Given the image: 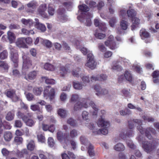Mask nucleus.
Masks as SVG:
<instances>
[{"instance_id": "obj_1", "label": "nucleus", "mask_w": 159, "mask_h": 159, "mask_svg": "<svg viewBox=\"0 0 159 159\" xmlns=\"http://www.w3.org/2000/svg\"><path fill=\"white\" fill-rule=\"evenodd\" d=\"M98 126L99 127H103L102 129L97 130L95 129V127L93 123H90L89 124V127L91 129L93 130V132L94 134L106 135L108 133L107 128L109 126V123L108 122L106 121L104 119L101 118L99 119L98 122Z\"/></svg>"}, {"instance_id": "obj_2", "label": "nucleus", "mask_w": 159, "mask_h": 159, "mask_svg": "<svg viewBox=\"0 0 159 159\" xmlns=\"http://www.w3.org/2000/svg\"><path fill=\"white\" fill-rule=\"evenodd\" d=\"M133 121L134 123L137 124L139 125L137 126V128L140 133L141 134H143L145 133L146 136L149 139H150L152 138L151 134H155L156 130L152 128L148 127L144 130L143 127L141 126L142 122L141 120L137 119H133Z\"/></svg>"}, {"instance_id": "obj_3", "label": "nucleus", "mask_w": 159, "mask_h": 159, "mask_svg": "<svg viewBox=\"0 0 159 159\" xmlns=\"http://www.w3.org/2000/svg\"><path fill=\"white\" fill-rule=\"evenodd\" d=\"M57 139L63 144L67 146L70 143V135L69 132L66 131L64 133L59 131L57 133Z\"/></svg>"}, {"instance_id": "obj_4", "label": "nucleus", "mask_w": 159, "mask_h": 159, "mask_svg": "<svg viewBox=\"0 0 159 159\" xmlns=\"http://www.w3.org/2000/svg\"><path fill=\"white\" fill-rule=\"evenodd\" d=\"M157 145L158 144L155 143L154 141H145L143 142V147L148 153L153 151Z\"/></svg>"}, {"instance_id": "obj_5", "label": "nucleus", "mask_w": 159, "mask_h": 159, "mask_svg": "<svg viewBox=\"0 0 159 159\" xmlns=\"http://www.w3.org/2000/svg\"><path fill=\"white\" fill-rule=\"evenodd\" d=\"M85 66L91 70L94 69L96 66V63L94 60L93 55L91 53L87 55V62Z\"/></svg>"}, {"instance_id": "obj_6", "label": "nucleus", "mask_w": 159, "mask_h": 159, "mask_svg": "<svg viewBox=\"0 0 159 159\" xmlns=\"http://www.w3.org/2000/svg\"><path fill=\"white\" fill-rule=\"evenodd\" d=\"M22 58L23 60L22 73L25 75V71L31 66V63L29 58L24 53L22 54Z\"/></svg>"}, {"instance_id": "obj_7", "label": "nucleus", "mask_w": 159, "mask_h": 159, "mask_svg": "<svg viewBox=\"0 0 159 159\" xmlns=\"http://www.w3.org/2000/svg\"><path fill=\"white\" fill-rule=\"evenodd\" d=\"M9 48L11 51V59L14 63L15 67H16L18 66V54L17 51L14 49L11 45L9 46Z\"/></svg>"}, {"instance_id": "obj_8", "label": "nucleus", "mask_w": 159, "mask_h": 159, "mask_svg": "<svg viewBox=\"0 0 159 159\" xmlns=\"http://www.w3.org/2000/svg\"><path fill=\"white\" fill-rule=\"evenodd\" d=\"M55 91L54 89L50 86L46 87L44 91V97L47 99L48 97L50 100L52 99L55 96Z\"/></svg>"}, {"instance_id": "obj_9", "label": "nucleus", "mask_w": 159, "mask_h": 159, "mask_svg": "<svg viewBox=\"0 0 159 159\" xmlns=\"http://www.w3.org/2000/svg\"><path fill=\"white\" fill-rule=\"evenodd\" d=\"M47 10L46 5L45 4H41L37 10V12L38 14L41 15L42 17L45 18L48 17V16L45 11Z\"/></svg>"}, {"instance_id": "obj_10", "label": "nucleus", "mask_w": 159, "mask_h": 159, "mask_svg": "<svg viewBox=\"0 0 159 159\" xmlns=\"http://www.w3.org/2000/svg\"><path fill=\"white\" fill-rule=\"evenodd\" d=\"M95 90L97 93L96 94L98 96H100L101 95H106L108 93V91L105 89H101L100 86L98 85H95Z\"/></svg>"}, {"instance_id": "obj_11", "label": "nucleus", "mask_w": 159, "mask_h": 159, "mask_svg": "<svg viewBox=\"0 0 159 159\" xmlns=\"http://www.w3.org/2000/svg\"><path fill=\"white\" fill-rule=\"evenodd\" d=\"M88 106L86 103L79 102L75 104L74 106V109L75 111L81 110L83 107L87 108Z\"/></svg>"}, {"instance_id": "obj_12", "label": "nucleus", "mask_w": 159, "mask_h": 159, "mask_svg": "<svg viewBox=\"0 0 159 159\" xmlns=\"http://www.w3.org/2000/svg\"><path fill=\"white\" fill-rule=\"evenodd\" d=\"M80 43L79 41L76 40L75 41V44L76 47L81 52L84 54V55H85L88 53H91L89 51H88L87 49L86 48L83 47H82L80 46Z\"/></svg>"}, {"instance_id": "obj_13", "label": "nucleus", "mask_w": 159, "mask_h": 159, "mask_svg": "<svg viewBox=\"0 0 159 159\" xmlns=\"http://www.w3.org/2000/svg\"><path fill=\"white\" fill-rule=\"evenodd\" d=\"M35 22L34 24L35 27L39 30L42 32H44L45 31L46 28L45 26L39 22V20L37 19H35Z\"/></svg>"}, {"instance_id": "obj_14", "label": "nucleus", "mask_w": 159, "mask_h": 159, "mask_svg": "<svg viewBox=\"0 0 159 159\" xmlns=\"http://www.w3.org/2000/svg\"><path fill=\"white\" fill-rule=\"evenodd\" d=\"M23 120L27 126L30 127L34 126L35 123V121L27 117L26 118H23Z\"/></svg>"}, {"instance_id": "obj_15", "label": "nucleus", "mask_w": 159, "mask_h": 159, "mask_svg": "<svg viewBox=\"0 0 159 159\" xmlns=\"http://www.w3.org/2000/svg\"><path fill=\"white\" fill-rule=\"evenodd\" d=\"M37 75V73L35 71L30 72L25 77V79L27 80H32L34 79Z\"/></svg>"}, {"instance_id": "obj_16", "label": "nucleus", "mask_w": 159, "mask_h": 159, "mask_svg": "<svg viewBox=\"0 0 159 159\" xmlns=\"http://www.w3.org/2000/svg\"><path fill=\"white\" fill-rule=\"evenodd\" d=\"M42 128L44 131H46L48 130L52 133H53L55 130V128L53 125H51L50 126H49L47 125L44 123L42 124Z\"/></svg>"}, {"instance_id": "obj_17", "label": "nucleus", "mask_w": 159, "mask_h": 159, "mask_svg": "<svg viewBox=\"0 0 159 159\" xmlns=\"http://www.w3.org/2000/svg\"><path fill=\"white\" fill-rule=\"evenodd\" d=\"M21 22L25 25L29 26L30 27L31 26L33 25H34L35 23L33 22L32 20L31 19H26L24 18L21 19Z\"/></svg>"}, {"instance_id": "obj_18", "label": "nucleus", "mask_w": 159, "mask_h": 159, "mask_svg": "<svg viewBox=\"0 0 159 159\" xmlns=\"http://www.w3.org/2000/svg\"><path fill=\"white\" fill-rule=\"evenodd\" d=\"M132 25L131 26V30H133L137 27L139 24L140 20L136 17L132 19Z\"/></svg>"}, {"instance_id": "obj_19", "label": "nucleus", "mask_w": 159, "mask_h": 159, "mask_svg": "<svg viewBox=\"0 0 159 159\" xmlns=\"http://www.w3.org/2000/svg\"><path fill=\"white\" fill-rule=\"evenodd\" d=\"M90 105L92 108V109L90 110V113L93 115H96L98 111V109L97 106L92 101L90 102Z\"/></svg>"}, {"instance_id": "obj_20", "label": "nucleus", "mask_w": 159, "mask_h": 159, "mask_svg": "<svg viewBox=\"0 0 159 159\" xmlns=\"http://www.w3.org/2000/svg\"><path fill=\"white\" fill-rule=\"evenodd\" d=\"M16 43V45L19 47L24 48L25 47L24 38H21L18 39Z\"/></svg>"}, {"instance_id": "obj_21", "label": "nucleus", "mask_w": 159, "mask_h": 159, "mask_svg": "<svg viewBox=\"0 0 159 159\" xmlns=\"http://www.w3.org/2000/svg\"><path fill=\"white\" fill-rule=\"evenodd\" d=\"M118 60L116 61L113 62V65L111 67V69L113 70H116L117 71H120L122 70V67L120 65L117 64L119 63Z\"/></svg>"}, {"instance_id": "obj_22", "label": "nucleus", "mask_w": 159, "mask_h": 159, "mask_svg": "<svg viewBox=\"0 0 159 159\" xmlns=\"http://www.w3.org/2000/svg\"><path fill=\"white\" fill-rule=\"evenodd\" d=\"M7 35L10 43H11L14 42L16 38L15 34L11 31H9L7 32Z\"/></svg>"}, {"instance_id": "obj_23", "label": "nucleus", "mask_w": 159, "mask_h": 159, "mask_svg": "<svg viewBox=\"0 0 159 159\" xmlns=\"http://www.w3.org/2000/svg\"><path fill=\"white\" fill-rule=\"evenodd\" d=\"M140 34L142 39H143V38H148L150 37L149 33L144 29H142L140 30Z\"/></svg>"}, {"instance_id": "obj_24", "label": "nucleus", "mask_w": 159, "mask_h": 159, "mask_svg": "<svg viewBox=\"0 0 159 159\" xmlns=\"http://www.w3.org/2000/svg\"><path fill=\"white\" fill-rule=\"evenodd\" d=\"M2 125H3L4 128L7 129H10L11 128V126L8 123H3L1 118H0V134L2 133V129L1 128Z\"/></svg>"}, {"instance_id": "obj_25", "label": "nucleus", "mask_w": 159, "mask_h": 159, "mask_svg": "<svg viewBox=\"0 0 159 159\" xmlns=\"http://www.w3.org/2000/svg\"><path fill=\"white\" fill-rule=\"evenodd\" d=\"M124 76L127 80L129 82L132 81V75L129 71L128 70L125 71L124 73Z\"/></svg>"}, {"instance_id": "obj_26", "label": "nucleus", "mask_w": 159, "mask_h": 159, "mask_svg": "<svg viewBox=\"0 0 159 159\" xmlns=\"http://www.w3.org/2000/svg\"><path fill=\"white\" fill-rule=\"evenodd\" d=\"M57 113L61 117L64 118L67 116V112L64 109H59L57 110Z\"/></svg>"}, {"instance_id": "obj_27", "label": "nucleus", "mask_w": 159, "mask_h": 159, "mask_svg": "<svg viewBox=\"0 0 159 159\" xmlns=\"http://www.w3.org/2000/svg\"><path fill=\"white\" fill-rule=\"evenodd\" d=\"M42 79L43 81H44L47 84H54L56 83V81L53 79H49L46 77H43Z\"/></svg>"}, {"instance_id": "obj_28", "label": "nucleus", "mask_w": 159, "mask_h": 159, "mask_svg": "<svg viewBox=\"0 0 159 159\" xmlns=\"http://www.w3.org/2000/svg\"><path fill=\"white\" fill-rule=\"evenodd\" d=\"M38 6L37 2L35 1H31L27 4V6L28 7L33 9H35Z\"/></svg>"}, {"instance_id": "obj_29", "label": "nucleus", "mask_w": 159, "mask_h": 159, "mask_svg": "<svg viewBox=\"0 0 159 159\" xmlns=\"http://www.w3.org/2000/svg\"><path fill=\"white\" fill-rule=\"evenodd\" d=\"M43 67L45 70L50 71H53L55 68L53 65L48 63H46L44 64Z\"/></svg>"}, {"instance_id": "obj_30", "label": "nucleus", "mask_w": 159, "mask_h": 159, "mask_svg": "<svg viewBox=\"0 0 159 159\" xmlns=\"http://www.w3.org/2000/svg\"><path fill=\"white\" fill-rule=\"evenodd\" d=\"M3 137L6 141H9L11 139L12 135L10 132H6L4 133Z\"/></svg>"}, {"instance_id": "obj_31", "label": "nucleus", "mask_w": 159, "mask_h": 159, "mask_svg": "<svg viewBox=\"0 0 159 159\" xmlns=\"http://www.w3.org/2000/svg\"><path fill=\"white\" fill-rule=\"evenodd\" d=\"M93 16V15L90 14L88 15H86V22L85 23V25L87 26H90L92 24V22L90 18H92Z\"/></svg>"}, {"instance_id": "obj_32", "label": "nucleus", "mask_w": 159, "mask_h": 159, "mask_svg": "<svg viewBox=\"0 0 159 159\" xmlns=\"http://www.w3.org/2000/svg\"><path fill=\"white\" fill-rule=\"evenodd\" d=\"M73 84L74 88L76 89L80 90L83 88L82 85L78 81H73Z\"/></svg>"}, {"instance_id": "obj_33", "label": "nucleus", "mask_w": 159, "mask_h": 159, "mask_svg": "<svg viewBox=\"0 0 159 159\" xmlns=\"http://www.w3.org/2000/svg\"><path fill=\"white\" fill-rule=\"evenodd\" d=\"M131 111L127 108H125L124 110L120 111V114L122 116L129 115L131 114Z\"/></svg>"}, {"instance_id": "obj_34", "label": "nucleus", "mask_w": 159, "mask_h": 159, "mask_svg": "<svg viewBox=\"0 0 159 159\" xmlns=\"http://www.w3.org/2000/svg\"><path fill=\"white\" fill-rule=\"evenodd\" d=\"M38 141L42 143H44L45 142V138L44 134H38L37 135Z\"/></svg>"}, {"instance_id": "obj_35", "label": "nucleus", "mask_w": 159, "mask_h": 159, "mask_svg": "<svg viewBox=\"0 0 159 159\" xmlns=\"http://www.w3.org/2000/svg\"><path fill=\"white\" fill-rule=\"evenodd\" d=\"M127 14L128 17L131 18L132 19L135 17L136 12L134 10L131 9L127 11Z\"/></svg>"}, {"instance_id": "obj_36", "label": "nucleus", "mask_w": 159, "mask_h": 159, "mask_svg": "<svg viewBox=\"0 0 159 159\" xmlns=\"http://www.w3.org/2000/svg\"><path fill=\"white\" fill-rule=\"evenodd\" d=\"M88 153L89 154V156L91 157L94 156L95 155L93 150V146L90 143H89L88 148Z\"/></svg>"}, {"instance_id": "obj_37", "label": "nucleus", "mask_w": 159, "mask_h": 159, "mask_svg": "<svg viewBox=\"0 0 159 159\" xmlns=\"http://www.w3.org/2000/svg\"><path fill=\"white\" fill-rule=\"evenodd\" d=\"M124 146L121 143H119L116 145L114 147V149L117 151H122L124 150Z\"/></svg>"}, {"instance_id": "obj_38", "label": "nucleus", "mask_w": 159, "mask_h": 159, "mask_svg": "<svg viewBox=\"0 0 159 159\" xmlns=\"http://www.w3.org/2000/svg\"><path fill=\"white\" fill-rule=\"evenodd\" d=\"M78 7L79 10L83 12H87L89 10V7L85 4L80 5Z\"/></svg>"}, {"instance_id": "obj_39", "label": "nucleus", "mask_w": 159, "mask_h": 159, "mask_svg": "<svg viewBox=\"0 0 159 159\" xmlns=\"http://www.w3.org/2000/svg\"><path fill=\"white\" fill-rule=\"evenodd\" d=\"M30 108L32 110L34 111H37L40 113H42L43 112L42 110L40 109L39 106L36 104L31 105Z\"/></svg>"}, {"instance_id": "obj_40", "label": "nucleus", "mask_w": 159, "mask_h": 159, "mask_svg": "<svg viewBox=\"0 0 159 159\" xmlns=\"http://www.w3.org/2000/svg\"><path fill=\"white\" fill-rule=\"evenodd\" d=\"M120 25L121 29L123 30H126L128 28V24L127 22L124 20L120 21Z\"/></svg>"}, {"instance_id": "obj_41", "label": "nucleus", "mask_w": 159, "mask_h": 159, "mask_svg": "<svg viewBox=\"0 0 159 159\" xmlns=\"http://www.w3.org/2000/svg\"><path fill=\"white\" fill-rule=\"evenodd\" d=\"M118 60V62L120 63L121 64H123L125 65H127L129 64V62L128 60L124 58L120 57Z\"/></svg>"}, {"instance_id": "obj_42", "label": "nucleus", "mask_w": 159, "mask_h": 159, "mask_svg": "<svg viewBox=\"0 0 159 159\" xmlns=\"http://www.w3.org/2000/svg\"><path fill=\"white\" fill-rule=\"evenodd\" d=\"M43 89L41 87L35 88L33 89V93L36 95H39L41 94Z\"/></svg>"}, {"instance_id": "obj_43", "label": "nucleus", "mask_w": 159, "mask_h": 159, "mask_svg": "<svg viewBox=\"0 0 159 159\" xmlns=\"http://www.w3.org/2000/svg\"><path fill=\"white\" fill-rule=\"evenodd\" d=\"M48 143L50 147H53L55 144V142L52 138L49 137L48 139Z\"/></svg>"}, {"instance_id": "obj_44", "label": "nucleus", "mask_w": 159, "mask_h": 159, "mask_svg": "<svg viewBox=\"0 0 159 159\" xmlns=\"http://www.w3.org/2000/svg\"><path fill=\"white\" fill-rule=\"evenodd\" d=\"M67 69L68 68L66 66L61 67L60 73L62 76L63 77L66 74Z\"/></svg>"}, {"instance_id": "obj_45", "label": "nucleus", "mask_w": 159, "mask_h": 159, "mask_svg": "<svg viewBox=\"0 0 159 159\" xmlns=\"http://www.w3.org/2000/svg\"><path fill=\"white\" fill-rule=\"evenodd\" d=\"M42 42L43 44L48 48H50L52 46L51 42L48 40H43Z\"/></svg>"}, {"instance_id": "obj_46", "label": "nucleus", "mask_w": 159, "mask_h": 159, "mask_svg": "<svg viewBox=\"0 0 159 159\" xmlns=\"http://www.w3.org/2000/svg\"><path fill=\"white\" fill-rule=\"evenodd\" d=\"M14 114L13 112H8L6 116V119L9 121L12 120L14 118Z\"/></svg>"}, {"instance_id": "obj_47", "label": "nucleus", "mask_w": 159, "mask_h": 159, "mask_svg": "<svg viewBox=\"0 0 159 159\" xmlns=\"http://www.w3.org/2000/svg\"><path fill=\"white\" fill-rule=\"evenodd\" d=\"M0 67L6 70L8 69L7 64L4 61H0Z\"/></svg>"}, {"instance_id": "obj_48", "label": "nucleus", "mask_w": 159, "mask_h": 159, "mask_svg": "<svg viewBox=\"0 0 159 159\" xmlns=\"http://www.w3.org/2000/svg\"><path fill=\"white\" fill-rule=\"evenodd\" d=\"M27 148L28 150L32 151L34 148V141H31L27 145Z\"/></svg>"}, {"instance_id": "obj_49", "label": "nucleus", "mask_w": 159, "mask_h": 159, "mask_svg": "<svg viewBox=\"0 0 159 159\" xmlns=\"http://www.w3.org/2000/svg\"><path fill=\"white\" fill-rule=\"evenodd\" d=\"M99 29L102 31H105L107 29L105 23L103 22L100 24V25L98 27Z\"/></svg>"}, {"instance_id": "obj_50", "label": "nucleus", "mask_w": 159, "mask_h": 159, "mask_svg": "<svg viewBox=\"0 0 159 159\" xmlns=\"http://www.w3.org/2000/svg\"><path fill=\"white\" fill-rule=\"evenodd\" d=\"M94 35L96 38L101 39H103L106 36L105 34L101 33H96L94 34Z\"/></svg>"}, {"instance_id": "obj_51", "label": "nucleus", "mask_w": 159, "mask_h": 159, "mask_svg": "<svg viewBox=\"0 0 159 159\" xmlns=\"http://www.w3.org/2000/svg\"><path fill=\"white\" fill-rule=\"evenodd\" d=\"M38 153L39 157L41 159H48L47 157L44 155V152L40 150L38 151Z\"/></svg>"}, {"instance_id": "obj_52", "label": "nucleus", "mask_w": 159, "mask_h": 159, "mask_svg": "<svg viewBox=\"0 0 159 159\" xmlns=\"http://www.w3.org/2000/svg\"><path fill=\"white\" fill-rule=\"evenodd\" d=\"M80 71V69L79 68H77L72 71V74L74 76L78 77L79 76Z\"/></svg>"}, {"instance_id": "obj_53", "label": "nucleus", "mask_w": 159, "mask_h": 159, "mask_svg": "<svg viewBox=\"0 0 159 159\" xmlns=\"http://www.w3.org/2000/svg\"><path fill=\"white\" fill-rule=\"evenodd\" d=\"M114 40L113 36L111 35L108 37V39L105 42V45L106 46H108L109 45V43H111L113 42V41Z\"/></svg>"}, {"instance_id": "obj_54", "label": "nucleus", "mask_w": 159, "mask_h": 159, "mask_svg": "<svg viewBox=\"0 0 159 159\" xmlns=\"http://www.w3.org/2000/svg\"><path fill=\"white\" fill-rule=\"evenodd\" d=\"M14 141L17 144H20L22 143L23 139L20 137H16L14 138Z\"/></svg>"}, {"instance_id": "obj_55", "label": "nucleus", "mask_w": 159, "mask_h": 159, "mask_svg": "<svg viewBox=\"0 0 159 159\" xmlns=\"http://www.w3.org/2000/svg\"><path fill=\"white\" fill-rule=\"evenodd\" d=\"M121 92L123 94L124 96L125 97H130L129 90L124 89L122 90Z\"/></svg>"}, {"instance_id": "obj_56", "label": "nucleus", "mask_w": 159, "mask_h": 159, "mask_svg": "<svg viewBox=\"0 0 159 159\" xmlns=\"http://www.w3.org/2000/svg\"><path fill=\"white\" fill-rule=\"evenodd\" d=\"M7 52L6 51H4L0 54V58L4 59L7 57Z\"/></svg>"}, {"instance_id": "obj_57", "label": "nucleus", "mask_w": 159, "mask_h": 159, "mask_svg": "<svg viewBox=\"0 0 159 159\" xmlns=\"http://www.w3.org/2000/svg\"><path fill=\"white\" fill-rule=\"evenodd\" d=\"M67 94L64 93L63 92L61 94L60 98L61 100L62 101H65L67 99Z\"/></svg>"}, {"instance_id": "obj_58", "label": "nucleus", "mask_w": 159, "mask_h": 159, "mask_svg": "<svg viewBox=\"0 0 159 159\" xmlns=\"http://www.w3.org/2000/svg\"><path fill=\"white\" fill-rule=\"evenodd\" d=\"M15 94V92L14 90H9L7 92L6 95L8 97L11 98Z\"/></svg>"}, {"instance_id": "obj_59", "label": "nucleus", "mask_w": 159, "mask_h": 159, "mask_svg": "<svg viewBox=\"0 0 159 159\" xmlns=\"http://www.w3.org/2000/svg\"><path fill=\"white\" fill-rule=\"evenodd\" d=\"M107 46L111 50H114L117 48L116 43L114 42L109 43V45Z\"/></svg>"}, {"instance_id": "obj_60", "label": "nucleus", "mask_w": 159, "mask_h": 159, "mask_svg": "<svg viewBox=\"0 0 159 159\" xmlns=\"http://www.w3.org/2000/svg\"><path fill=\"white\" fill-rule=\"evenodd\" d=\"M83 119L85 120H88V113L85 111H83L82 114Z\"/></svg>"}, {"instance_id": "obj_61", "label": "nucleus", "mask_w": 159, "mask_h": 159, "mask_svg": "<svg viewBox=\"0 0 159 159\" xmlns=\"http://www.w3.org/2000/svg\"><path fill=\"white\" fill-rule=\"evenodd\" d=\"M59 17V18L61 21L64 22L67 20V17L65 14L60 15Z\"/></svg>"}, {"instance_id": "obj_62", "label": "nucleus", "mask_w": 159, "mask_h": 159, "mask_svg": "<svg viewBox=\"0 0 159 159\" xmlns=\"http://www.w3.org/2000/svg\"><path fill=\"white\" fill-rule=\"evenodd\" d=\"M25 93L26 94V98L28 100L31 101L33 100L34 98V96L32 94L30 93Z\"/></svg>"}, {"instance_id": "obj_63", "label": "nucleus", "mask_w": 159, "mask_h": 159, "mask_svg": "<svg viewBox=\"0 0 159 159\" xmlns=\"http://www.w3.org/2000/svg\"><path fill=\"white\" fill-rule=\"evenodd\" d=\"M116 22V20L115 17L111 19L109 21V24L111 27L114 26Z\"/></svg>"}, {"instance_id": "obj_64", "label": "nucleus", "mask_w": 159, "mask_h": 159, "mask_svg": "<svg viewBox=\"0 0 159 159\" xmlns=\"http://www.w3.org/2000/svg\"><path fill=\"white\" fill-rule=\"evenodd\" d=\"M80 140L81 143L84 145H86L88 143L87 140L84 137L81 136L80 137Z\"/></svg>"}]
</instances>
